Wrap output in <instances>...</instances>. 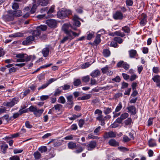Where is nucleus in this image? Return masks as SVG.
I'll list each match as a JSON object with an SVG mask.
<instances>
[{"label": "nucleus", "mask_w": 160, "mask_h": 160, "mask_svg": "<svg viewBox=\"0 0 160 160\" xmlns=\"http://www.w3.org/2000/svg\"><path fill=\"white\" fill-rule=\"evenodd\" d=\"M128 111L132 114L135 115L136 113V110L135 107L133 106H131L127 108Z\"/></svg>", "instance_id": "412c9836"}, {"label": "nucleus", "mask_w": 160, "mask_h": 160, "mask_svg": "<svg viewBox=\"0 0 160 160\" xmlns=\"http://www.w3.org/2000/svg\"><path fill=\"white\" fill-rule=\"evenodd\" d=\"M61 92V90L59 88H58L55 91L54 95L55 96L59 95Z\"/></svg>", "instance_id": "4d7b16f0"}, {"label": "nucleus", "mask_w": 160, "mask_h": 160, "mask_svg": "<svg viewBox=\"0 0 160 160\" xmlns=\"http://www.w3.org/2000/svg\"><path fill=\"white\" fill-rule=\"evenodd\" d=\"M41 33L40 30L38 28L36 30H34L32 33V35L34 37V36H39Z\"/></svg>", "instance_id": "c85d7f7f"}, {"label": "nucleus", "mask_w": 160, "mask_h": 160, "mask_svg": "<svg viewBox=\"0 0 160 160\" xmlns=\"http://www.w3.org/2000/svg\"><path fill=\"white\" fill-rule=\"evenodd\" d=\"M97 143L95 141H92L90 142L87 145V148L89 151L92 150L96 146Z\"/></svg>", "instance_id": "9d476101"}, {"label": "nucleus", "mask_w": 160, "mask_h": 160, "mask_svg": "<svg viewBox=\"0 0 160 160\" xmlns=\"http://www.w3.org/2000/svg\"><path fill=\"white\" fill-rule=\"evenodd\" d=\"M62 106L60 104H57L54 105V107L52 108V109H54L57 112H60L62 109Z\"/></svg>", "instance_id": "5701e85b"}, {"label": "nucleus", "mask_w": 160, "mask_h": 160, "mask_svg": "<svg viewBox=\"0 0 160 160\" xmlns=\"http://www.w3.org/2000/svg\"><path fill=\"white\" fill-rule=\"evenodd\" d=\"M122 30L124 32L127 33H129L130 30L129 27L127 26L122 27Z\"/></svg>", "instance_id": "2f4dec72"}, {"label": "nucleus", "mask_w": 160, "mask_h": 160, "mask_svg": "<svg viewBox=\"0 0 160 160\" xmlns=\"http://www.w3.org/2000/svg\"><path fill=\"white\" fill-rule=\"evenodd\" d=\"M115 34L116 35L120 36L122 37H123L125 36V34L123 32H122L120 31L115 32Z\"/></svg>", "instance_id": "ea45409f"}, {"label": "nucleus", "mask_w": 160, "mask_h": 160, "mask_svg": "<svg viewBox=\"0 0 160 160\" xmlns=\"http://www.w3.org/2000/svg\"><path fill=\"white\" fill-rule=\"evenodd\" d=\"M16 57L18 58L16 60L17 62H24V54H18Z\"/></svg>", "instance_id": "dca6fc26"}, {"label": "nucleus", "mask_w": 160, "mask_h": 160, "mask_svg": "<svg viewBox=\"0 0 160 160\" xmlns=\"http://www.w3.org/2000/svg\"><path fill=\"white\" fill-rule=\"evenodd\" d=\"M34 157L36 159H39L40 158L41 155L40 152L37 151L34 153Z\"/></svg>", "instance_id": "f704fd0d"}, {"label": "nucleus", "mask_w": 160, "mask_h": 160, "mask_svg": "<svg viewBox=\"0 0 160 160\" xmlns=\"http://www.w3.org/2000/svg\"><path fill=\"white\" fill-rule=\"evenodd\" d=\"M11 12H12V14L14 16V18L15 17H19L21 16L22 15V11L20 10L17 11H13L11 10Z\"/></svg>", "instance_id": "6ab92c4d"}, {"label": "nucleus", "mask_w": 160, "mask_h": 160, "mask_svg": "<svg viewBox=\"0 0 160 160\" xmlns=\"http://www.w3.org/2000/svg\"><path fill=\"white\" fill-rule=\"evenodd\" d=\"M146 17V15L142 19V20L140 22V24L141 25L144 26L146 24V22H147Z\"/></svg>", "instance_id": "4c0bfd02"}, {"label": "nucleus", "mask_w": 160, "mask_h": 160, "mask_svg": "<svg viewBox=\"0 0 160 160\" xmlns=\"http://www.w3.org/2000/svg\"><path fill=\"white\" fill-rule=\"evenodd\" d=\"M130 65L129 64L127 63L126 62H124L122 68L125 70H128L129 68Z\"/></svg>", "instance_id": "5fc2aeb1"}, {"label": "nucleus", "mask_w": 160, "mask_h": 160, "mask_svg": "<svg viewBox=\"0 0 160 160\" xmlns=\"http://www.w3.org/2000/svg\"><path fill=\"white\" fill-rule=\"evenodd\" d=\"M132 122V120L130 118H128L124 121V123L126 125H130Z\"/></svg>", "instance_id": "79ce46f5"}, {"label": "nucleus", "mask_w": 160, "mask_h": 160, "mask_svg": "<svg viewBox=\"0 0 160 160\" xmlns=\"http://www.w3.org/2000/svg\"><path fill=\"white\" fill-rule=\"evenodd\" d=\"M11 11V10L8 11L7 14H4L2 16V18L5 21L9 22L14 20V16Z\"/></svg>", "instance_id": "7ed1b4c3"}, {"label": "nucleus", "mask_w": 160, "mask_h": 160, "mask_svg": "<svg viewBox=\"0 0 160 160\" xmlns=\"http://www.w3.org/2000/svg\"><path fill=\"white\" fill-rule=\"evenodd\" d=\"M35 2H37L38 5H41L42 6H44L48 5L49 0H35Z\"/></svg>", "instance_id": "f3484780"}, {"label": "nucleus", "mask_w": 160, "mask_h": 160, "mask_svg": "<svg viewBox=\"0 0 160 160\" xmlns=\"http://www.w3.org/2000/svg\"><path fill=\"white\" fill-rule=\"evenodd\" d=\"M41 29V30L44 31L46 30L47 28V27L46 25H41L39 27H38L37 29Z\"/></svg>", "instance_id": "c03bdc74"}, {"label": "nucleus", "mask_w": 160, "mask_h": 160, "mask_svg": "<svg viewBox=\"0 0 160 160\" xmlns=\"http://www.w3.org/2000/svg\"><path fill=\"white\" fill-rule=\"evenodd\" d=\"M21 115V113H20L19 111L18 112L14 113L12 116V118L13 119H15L18 117L19 116Z\"/></svg>", "instance_id": "09e8293b"}, {"label": "nucleus", "mask_w": 160, "mask_h": 160, "mask_svg": "<svg viewBox=\"0 0 160 160\" xmlns=\"http://www.w3.org/2000/svg\"><path fill=\"white\" fill-rule=\"evenodd\" d=\"M71 13L70 11L63 9L58 12L57 16L59 18H63L67 16Z\"/></svg>", "instance_id": "39448f33"}, {"label": "nucleus", "mask_w": 160, "mask_h": 160, "mask_svg": "<svg viewBox=\"0 0 160 160\" xmlns=\"http://www.w3.org/2000/svg\"><path fill=\"white\" fill-rule=\"evenodd\" d=\"M148 145L150 147H154L156 146L157 144L155 140L153 139H151L148 141Z\"/></svg>", "instance_id": "4be33fe9"}, {"label": "nucleus", "mask_w": 160, "mask_h": 160, "mask_svg": "<svg viewBox=\"0 0 160 160\" xmlns=\"http://www.w3.org/2000/svg\"><path fill=\"white\" fill-rule=\"evenodd\" d=\"M82 81L85 82H87L89 81V77L88 76H86L83 77L82 78Z\"/></svg>", "instance_id": "de8ad7c7"}, {"label": "nucleus", "mask_w": 160, "mask_h": 160, "mask_svg": "<svg viewBox=\"0 0 160 160\" xmlns=\"http://www.w3.org/2000/svg\"><path fill=\"white\" fill-rule=\"evenodd\" d=\"M32 56H25L24 55V62H28L30 61L31 60V58H32Z\"/></svg>", "instance_id": "6e6d98bb"}, {"label": "nucleus", "mask_w": 160, "mask_h": 160, "mask_svg": "<svg viewBox=\"0 0 160 160\" xmlns=\"http://www.w3.org/2000/svg\"><path fill=\"white\" fill-rule=\"evenodd\" d=\"M22 36V34L20 33V32H17L16 33H14L12 34H11L9 35V37L10 38L11 37H21Z\"/></svg>", "instance_id": "72a5a7b5"}, {"label": "nucleus", "mask_w": 160, "mask_h": 160, "mask_svg": "<svg viewBox=\"0 0 160 160\" xmlns=\"http://www.w3.org/2000/svg\"><path fill=\"white\" fill-rule=\"evenodd\" d=\"M103 55L105 57L109 56L110 54V51L108 49H105L103 51Z\"/></svg>", "instance_id": "e433bc0d"}, {"label": "nucleus", "mask_w": 160, "mask_h": 160, "mask_svg": "<svg viewBox=\"0 0 160 160\" xmlns=\"http://www.w3.org/2000/svg\"><path fill=\"white\" fill-rule=\"evenodd\" d=\"M143 69V67L142 65L139 66L138 67V71L139 74H140Z\"/></svg>", "instance_id": "774afa93"}, {"label": "nucleus", "mask_w": 160, "mask_h": 160, "mask_svg": "<svg viewBox=\"0 0 160 160\" xmlns=\"http://www.w3.org/2000/svg\"><path fill=\"white\" fill-rule=\"evenodd\" d=\"M81 116L80 115H73L72 116L69 118V119L70 120H74L77 119V118H79Z\"/></svg>", "instance_id": "680f3d73"}, {"label": "nucleus", "mask_w": 160, "mask_h": 160, "mask_svg": "<svg viewBox=\"0 0 160 160\" xmlns=\"http://www.w3.org/2000/svg\"><path fill=\"white\" fill-rule=\"evenodd\" d=\"M84 123V121L83 120L81 119L79 121L78 125L80 127H82Z\"/></svg>", "instance_id": "69168bd1"}, {"label": "nucleus", "mask_w": 160, "mask_h": 160, "mask_svg": "<svg viewBox=\"0 0 160 160\" xmlns=\"http://www.w3.org/2000/svg\"><path fill=\"white\" fill-rule=\"evenodd\" d=\"M29 111L33 112L34 115L37 117H39L44 111L43 109H39L35 106H31L28 108Z\"/></svg>", "instance_id": "f03ea898"}, {"label": "nucleus", "mask_w": 160, "mask_h": 160, "mask_svg": "<svg viewBox=\"0 0 160 160\" xmlns=\"http://www.w3.org/2000/svg\"><path fill=\"white\" fill-rule=\"evenodd\" d=\"M116 137V133L112 131L108 132H105L103 136V138L105 139L109 138H115Z\"/></svg>", "instance_id": "0eeeda50"}, {"label": "nucleus", "mask_w": 160, "mask_h": 160, "mask_svg": "<svg viewBox=\"0 0 160 160\" xmlns=\"http://www.w3.org/2000/svg\"><path fill=\"white\" fill-rule=\"evenodd\" d=\"M152 79L156 83H158L160 82V76L158 75H156L152 78Z\"/></svg>", "instance_id": "473e14b6"}, {"label": "nucleus", "mask_w": 160, "mask_h": 160, "mask_svg": "<svg viewBox=\"0 0 160 160\" xmlns=\"http://www.w3.org/2000/svg\"><path fill=\"white\" fill-rule=\"evenodd\" d=\"M37 5L35 4H34L32 8H31V9L30 10V12L32 14V13H34L36 11V9L37 8Z\"/></svg>", "instance_id": "37998d69"}, {"label": "nucleus", "mask_w": 160, "mask_h": 160, "mask_svg": "<svg viewBox=\"0 0 160 160\" xmlns=\"http://www.w3.org/2000/svg\"><path fill=\"white\" fill-rule=\"evenodd\" d=\"M81 83V81L79 79H74L73 84L75 86H78L80 85Z\"/></svg>", "instance_id": "7c9ffc66"}, {"label": "nucleus", "mask_w": 160, "mask_h": 160, "mask_svg": "<svg viewBox=\"0 0 160 160\" xmlns=\"http://www.w3.org/2000/svg\"><path fill=\"white\" fill-rule=\"evenodd\" d=\"M58 101L59 102L64 104L65 103L66 100L63 97L60 96L58 99Z\"/></svg>", "instance_id": "3c124183"}, {"label": "nucleus", "mask_w": 160, "mask_h": 160, "mask_svg": "<svg viewBox=\"0 0 160 160\" xmlns=\"http://www.w3.org/2000/svg\"><path fill=\"white\" fill-rule=\"evenodd\" d=\"M90 64L89 62H87L82 64L81 65V68L82 69H84L88 67L89 66Z\"/></svg>", "instance_id": "49530a36"}, {"label": "nucleus", "mask_w": 160, "mask_h": 160, "mask_svg": "<svg viewBox=\"0 0 160 160\" xmlns=\"http://www.w3.org/2000/svg\"><path fill=\"white\" fill-rule=\"evenodd\" d=\"M112 111L111 108L104 107V108L103 112L106 115L109 114Z\"/></svg>", "instance_id": "c756f323"}, {"label": "nucleus", "mask_w": 160, "mask_h": 160, "mask_svg": "<svg viewBox=\"0 0 160 160\" xmlns=\"http://www.w3.org/2000/svg\"><path fill=\"white\" fill-rule=\"evenodd\" d=\"M138 77V76L135 74H133L131 75L130 77V80L131 81H133V80H135L136 78H137Z\"/></svg>", "instance_id": "13d9d810"}, {"label": "nucleus", "mask_w": 160, "mask_h": 160, "mask_svg": "<svg viewBox=\"0 0 160 160\" xmlns=\"http://www.w3.org/2000/svg\"><path fill=\"white\" fill-rule=\"evenodd\" d=\"M101 70L103 73H106L108 70V66H106L105 67L102 68Z\"/></svg>", "instance_id": "603ef678"}, {"label": "nucleus", "mask_w": 160, "mask_h": 160, "mask_svg": "<svg viewBox=\"0 0 160 160\" xmlns=\"http://www.w3.org/2000/svg\"><path fill=\"white\" fill-rule=\"evenodd\" d=\"M108 143L110 146L113 147H117L119 146V142L114 139H110Z\"/></svg>", "instance_id": "a211bd4d"}, {"label": "nucleus", "mask_w": 160, "mask_h": 160, "mask_svg": "<svg viewBox=\"0 0 160 160\" xmlns=\"http://www.w3.org/2000/svg\"><path fill=\"white\" fill-rule=\"evenodd\" d=\"M100 37V34H98L96 36L94 41V42L96 44L98 45L101 42Z\"/></svg>", "instance_id": "bb28decb"}, {"label": "nucleus", "mask_w": 160, "mask_h": 160, "mask_svg": "<svg viewBox=\"0 0 160 160\" xmlns=\"http://www.w3.org/2000/svg\"><path fill=\"white\" fill-rule=\"evenodd\" d=\"M61 144V142L60 140H57L54 142V146H58Z\"/></svg>", "instance_id": "bf43d9fd"}, {"label": "nucleus", "mask_w": 160, "mask_h": 160, "mask_svg": "<svg viewBox=\"0 0 160 160\" xmlns=\"http://www.w3.org/2000/svg\"><path fill=\"white\" fill-rule=\"evenodd\" d=\"M50 49L48 47H46L43 48L42 51V53L44 57H47L49 54Z\"/></svg>", "instance_id": "aec40b11"}, {"label": "nucleus", "mask_w": 160, "mask_h": 160, "mask_svg": "<svg viewBox=\"0 0 160 160\" xmlns=\"http://www.w3.org/2000/svg\"><path fill=\"white\" fill-rule=\"evenodd\" d=\"M128 52L130 58H134L138 55L136 50L134 49H131L128 51Z\"/></svg>", "instance_id": "4468645a"}, {"label": "nucleus", "mask_w": 160, "mask_h": 160, "mask_svg": "<svg viewBox=\"0 0 160 160\" xmlns=\"http://www.w3.org/2000/svg\"><path fill=\"white\" fill-rule=\"evenodd\" d=\"M68 25L65 24L63 25L62 28L68 36V37H69L70 40H71L73 38V36H78L80 34L81 32L80 30H78L79 33H77L75 32L72 31L71 30H68Z\"/></svg>", "instance_id": "f257e3e1"}, {"label": "nucleus", "mask_w": 160, "mask_h": 160, "mask_svg": "<svg viewBox=\"0 0 160 160\" xmlns=\"http://www.w3.org/2000/svg\"><path fill=\"white\" fill-rule=\"evenodd\" d=\"M129 114L127 113H124L122 114L120 117L117 118L116 120V122L117 123H121L122 120L125 119L128 117Z\"/></svg>", "instance_id": "1a4fd4ad"}, {"label": "nucleus", "mask_w": 160, "mask_h": 160, "mask_svg": "<svg viewBox=\"0 0 160 160\" xmlns=\"http://www.w3.org/2000/svg\"><path fill=\"white\" fill-rule=\"evenodd\" d=\"M133 2L132 0H127L126 4L127 6H131L132 5Z\"/></svg>", "instance_id": "338daca9"}, {"label": "nucleus", "mask_w": 160, "mask_h": 160, "mask_svg": "<svg viewBox=\"0 0 160 160\" xmlns=\"http://www.w3.org/2000/svg\"><path fill=\"white\" fill-rule=\"evenodd\" d=\"M46 23L51 28H55L56 27L57 22L54 19H49L47 20Z\"/></svg>", "instance_id": "6e6552de"}, {"label": "nucleus", "mask_w": 160, "mask_h": 160, "mask_svg": "<svg viewBox=\"0 0 160 160\" xmlns=\"http://www.w3.org/2000/svg\"><path fill=\"white\" fill-rule=\"evenodd\" d=\"M57 79H55L54 78H51L47 81L46 84L48 86L52 82L56 81Z\"/></svg>", "instance_id": "864d4df0"}, {"label": "nucleus", "mask_w": 160, "mask_h": 160, "mask_svg": "<svg viewBox=\"0 0 160 160\" xmlns=\"http://www.w3.org/2000/svg\"><path fill=\"white\" fill-rule=\"evenodd\" d=\"M94 114L95 115H98V116L96 118V119L98 120L103 118V116L102 115V111L100 109H96L95 111Z\"/></svg>", "instance_id": "ddd939ff"}, {"label": "nucleus", "mask_w": 160, "mask_h": 160, "mask_svg": "<svg viewBox=\"0 0 160 160\" xmlns=\"http://www.w3.org/2000/svg\"><path fill=\"white\" fill-rule=\"evenodd\" d=\"M76 143L73 142H70L68 144V148L70 149H74L76 147Z\"/></svg>", "instance_id": "a878e982"}, {"label": "nucleus", "mask_w": 160, "mask_h": 160, "mask_svg": "<svg viewBox=\"0 0 160 160\" xmlns=\"http://www.w3.org/2000/svg\"><path fill=\"white\" fill-rule=\"evenodd\" d=\"M113 18L116 20L122 19L123 18V14L121 12L117 11L113 15Z\"/></svg>", "instance_id": "2eb2a0df"}, {"label": "nucleus", "mask_w": 160, "mask_h": 160, "mask_svg": "<svg viewBox=\"0 0 160 160\" xmlns=\"http://www.w3.org/2000/svg\"><path fill=\"white\" fill-rule=\"evenodd\" d=\"M122 108V104L121 102H120L116 107L115 111V112H118Z\"/></svg>", "instance_id": "c9c22d12"}, {"label": "nucleus", "mask_w": 160, "mask_h": 160, "mask_svg": "<svg viewBox=\"0 0 160 160\" xmlns=\"http://www.w3.org/2000/svg\"><path fill=\"white\" fill-rule=\"evenodd\" d=\"M35 37L33 36H30L26 38L25 40L22 42V44L23 45H26L28 44L31 43L32 41L34 40Z\"/></svg>", "instance_id": "423d86ee"}, {"label": "nucleus", "mask_w": 160, "mask_h": 160, "mask_svg": "<svg viewBox=\"0 0 160 160\" xmlns=\"http://www.w3.org/2000/svg\"><path fill=\"white\" fill-rule=\"evenodd\" d=\"M18 102V99L16 98H12V100L9 102H4L3 105L5 106L10 108L12 107Z\"/></svg>", "instance_id": "20e7f679"}, {"label": "nucleus", "mask_w": 160, "mask_h": 160, "mask_svg": "<svg viewBox=\"0 0 160 160\" xmlns=\"http://www.w3.org/2000/svg\"><path fill=\"white\" fill-rule=\"evenodd\" d=\"M66 98L67 100V104L69 105V108H71L73 105V102L72 101L73 99V96L72 95H70L66 97Z\"/></svg>", "instance_id": "9b49d317"}, {"label": "nucleus", "mask_w": 160, "mask_h": 160, "mask_svg": "<svg viewBox=\"0 0 160 160\" xmlns=\"http://www.w3.org/2000/svg\"><path fill=\"white\" fill-rule=\"evenodd\" d=\"M114 40L119 44H121L123 42L122 39L121 38L118 37H115Z\"/></svg>", "instance_id": "58836bf2"}, {"label": "nucleus", "mask_w": 160, "mask_h": 160, "mask_svg": "<svg viewBox=\"0 0 160 160\" xmlns=\"http://www.w3.org/2000/svg\"><path fill=\"white\" fill-rule=\"evenodd\" d=\"M19 5L16 2H14L12 5V8L13 9L17 10L19 8Z\"/></svg>", "instance_id": "8fccbe9b"}, {"label": "nucleus", "mask_w": 160, "mask_h": 160, "mask_svg": "<svg viewBox=\"0 0 160 160\" xmlns=\"http://www.w3.org/2000/svg\"><path fill=\"white\" fill-rule=\"evenodd\" d=\"M118 149L124 152L126 151H128V149L127 148L123 147H118Z\"/></svg>", "instance_id": "0e129e2a"}, {"label": "nucleus", "mask_w": 160, "mask_h": 160, "mask_svg": "<svg viewBox=\"0 0 160 160\" xmlns=\"http://www.w3.org/2000/svg\"><path fill=\"white\" fill-rule=\"evenodd\" d=\"M100 75V72L98 70H95L91 73L90 75L93 77H96Z\"/></svg>", "instance_id": "b1692460"}, {"label": "nucleus", "mask_w": 160, "mask_h": 160, "mask_svg": "<svg viewBox=\"0 0 160 160\" xmlns=\"http://www.w3.org/2000/svg\"><path fill=\"white\" fill-rule=\"evenodd\" d=\"M91 94H87L85 95L82 96V97H80L78 98V100H87L89 99L91 97Z\"/></svg>", "instance_id": "393cba45"}, {"label": "nucleus", "mask_w": 160, "mask_h": 160, "mask_svg": "<svg viewBox=\"0 0 160 160\" xmlns=\"http://www.w3.org/2000/svg\"><path fill=\"white\" fill-rule=\"evenodd\" d=\"M79 18L77 15H74L73 18V25H75L76 26L79 27L80 26L81 23L79 21Z\"/></svg>", "instance_id": "f8f14e48"}, {"label": "nucleus", "mask_w": 160, "mask_h": 160, "mask_svg": "<svg viewBox=\"0 0 160 160\" xmlns=\"http://www.w3.org/2000/svg\"><path fill=\"white\" fill-rule=\"evenodd\" d=\"M94 34V32H89V33L88 34L87 37V39L88 40H91Z\"/></svg>", "instance_id": "a18cd8bd"}, {"label": "nucleus", "mask_w": 160, "mask_h": 160, "mask_svg": "<svg viewBox=\"0 0 160 160\" xmlns=\"http://www.w3.org/2000/svg\"><path fill=\"white\" fill-rule=\"evenodd\" d=\"M8 147L7 144H3L1 146V150L3 153L6 152V151Z\"/></svg>", "instance_id": "cd10ccee"}, {"label": "nucleus", "mask_w": 160, "mask_h": 160, "mask_svg": "<svg viewBox=\"0 0 160 160\" xmlns=\"http://www.w3.org/2000/svg\"><path fill=\"white\" fill-rule=\"evenodd\" d=\"M62 87L63 89L64 90H67L70 89V86L67 84H66L64 85L63 86H62Z\"/></svg>", "instance_id": "052dcab7"}, {"label": "nucleus", "mask_w": 160, "mask_h": 160, "mask_svg": "<svg viewBox=\"0 0 160 160\" xmlns=\"http://www.w3.org/2000/svg\"><path fill=\"white\" fill-rule=\"evenodd\" d=\"M10 160H20L19 157L17 156H13L9 158Z\"/></svg>", "instance_id": "e2e57ef3"}, {"label": "nucleus", "mask_w": 160, "mask_h": 160, "mask_svg": "<svg viewBox=\"0 0 160 160\" xmlns=\"http://www.w3.org/2000/svg\"><path fill=\"white\" fill-rule=\"evenodd\" d=\"M38 150L41 153H43L47 151V148L45 146H42L39 147Z\"/></svg>", "instance_id": "a19ab883"}]
</instances>
